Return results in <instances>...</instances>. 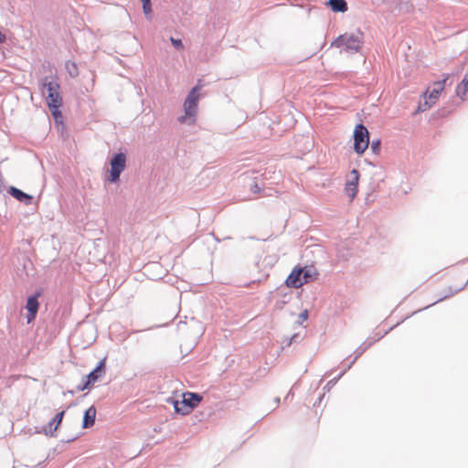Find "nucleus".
Instances as JSON below:
<instances>
[{"label":"nucleus","mask_w":468,"mask_h":468,"mask_svg":"<svg viewBox=\"0 0 468 468\" xmlns=\"http://www.w3.org/2000/svg\"><path fill=\"white\" fill-rule=\"evenodd\" d=\"M65 411L62 410L55 415V417L44 426L43 431L46 435L54 436L60 426Z\"/></svg>","instance_id":"obj_12"},{"label":"nucleus","mask_w":468,"mask_h":468,"mask_svg":"<svg viewBox=\"0 0 468 468\" xmlns=\"http://www.w3.org/2000/svg\"><path fill=\"white\" fill-rule=\"evenodd\" d=\"M316 272L311 267H295L287 277L285 283L290 288L298 289L314 280Z\"/></svg>","instance_id":"obj_1"},{"label":"nucleus","mask_w":468,"mask_h":468,"mask_svg":"<svg viewBox=\"0 0 468 468\" xmlns=\"http://www.w3.org/2000/svg\"><path fill=\"white\" fill-rule=\"evenodd\" d=\"M104 363H105L104 359L101 360L99 363V365L96 367V368L93 371H91L89 375H87V377H86L87 381L80 388V390H84L86 388H89L91 384L95 383L99 379V378L101 376V373L103 371Z\"/></svg>","instance_id":"obj_13"},{"label":"nucleus","mask_w":468,"mask_h":468,"mask_svg":"<svg viewBox=\"0 0 468 468\" xmlns=\"http://www.w3.org/2000/svg\"><path fill=\"white\" fill-rule=\"evenodd\" d=\"M328 5L330 6L331 10L334 12H346L347 11V3L346 0H329Z\"/></svg>","instance_id":"obj_17"},{"label":"nucleus","mask_w":468,"mask_h":468,"mask_svg":"<svg viewBox=\"0 0 468 468\" xmlns=\"http://www.w3.org/2000/svg\"><path fill=\"white\" fill-rule=\"evenodd\" d=\"M201 400L202 398L198 394L186 392L183 394V399L181 401H174L175 411L181 415H187Z\"/></svg>","instance_id":"obj_4"},{"label":"nucleus","mask_w":468,"mask_h":468,"mask_svg":"<svg viewBox=\"0 0 468 468\" xmlns=\"http://www.w3.org/2000/svg\"><path fill=\"white\" fill-rule=\"evenodd\" d=\"M38 464H28V463H25L23 462H16L13 468H37Z\"/></svg>","instance_id":"obj_21"},{"label":"nucleus","mask_w":468,"mask_h":468,"mask_svg":"<svg viewBox=\"0 0 468 468\" xmlns=\"http://www.w3.org/2000/svg\"><path fill=\"white\" fill-rule=\"evenodd\" d=\"M142 3H143L144 13L146 16H150L151 12H152L151 0H142Z\"/></svg>","instance_id":"obj_19"},{"label":"nucleus","mask_w":468,"mask_h":468,"mask_svg":"<svg viewBox=\"0 0 468 468\" xmlns=\"http://www.w3.org/2000/svg\"><path fill=\"white\" fill-rule=\"evenodd\" d=\"M8 193L12 197H14L16 199H17L18 201H20L26 205H29L32 202L31 196L24 193L23 191H21L20 189H18L16 187L11 186L10 189L8 190Z\"/></svg>","instance_id":"obj_14"},{"label":"nucleus","mask_w":468,"mask_h":468,"mask_svg":"<svg viewBox=\"0 0 468 468\" xmlns=\"http://www.w3.org/2000/svg\"><path fill=\"white\" fill-rule=\"evenodd\" d=\"M369 144V133L366 126L359 123L354 130V150L356 154H362Z\"/></svg>","instance_id":"obj_5"},{"label":"nucleus","mask_w":468,"mask_h":468,"mask_svg":"<svg viewBox=\"0 0 468 468\" xmlns=\"http://www.w3.org/2000/svg\"><path fill=\"white\" fill-rule=\"evenodd\" d=\"M110 165H111V170H110L109 181L116 182L119 179L121 173L125 168V165H126L125 154L122 153L115 154L112 158Z\"/></svg>","instance_id":"obj_8"},{"label":"nucleus","mask_w":468,"mask_h":468,"mask_svg":"<svg viewBox=\"0 0 468 468\" xmlns=\"http://www.w3.org/2000/svg\"><path fill=\"white\" fill-rule=\"evenodd\" d=\"M463 287V283H460L458 285H452L451 284L450 281H443L442 287L440 289L436 294H435V302L432 303H437L439 302H441L445 299H448L454 294H456L458 292H460Z\"/></svg>","instance_id":"obj_9"},{"label":"nucleus","mask_w":468,"mask_h":468,"mask_svg":"<svg viewBox=\"0 0 468 468\" xmlns=\"http://www.w3.org/2000/svg\"><path fill=\"white\" fill-rule=\"evenodd\" d=\"M456 95L462 100H468V74H466L463 80L456 87Z\"/></svg>","instance_id":"obj_15"},{"label":"nucleus","mask_w":468,"mask_h":468,"mask_svg":"<svg viewBox=\"0 0 468 468\" xmlns=\"http://www.w3.org/2000/svg\"><path fill=\"white\" fill-rule=\"evenodd\" d=\"M201 90V85L195 86L190 92L188 93L185 102H184V112L185 114L181 116L178 121L180 122H186L187 119H194L197 114V104L199 100V91ZM194 120H192V122Z\"/></svg>","instance_id":"obj_3"},{"label":"nucleus","mask_w":468,"mask_h":468,"mask_svg":"<svg viewBox=\"0 0 468 468\" xmlns=\"http://www.w3.org/2000/svg\"><path fill=\"white\" fill-rule=\"evenodd\" d=\"M38 296L39 294L32 295L27 298L26 309L27 311V323H31L37 315V313L39 308V303H38Z\"/></svg>","instance_id":"obj_11"},{"label":"nucleus","mask_w":468,"mask_h":468,"mask_svg":"<svg viewBox=\"0 0 468 468\" xmlns=\"http://www.w3.org/2000/svg\"><path fill=\"white\" fill-rule=\"evenodd\" d=\"M250 190L254 194H260L261 192V187L257 183H254L251 186Z\"/></svg>","instance_id":"obj_23"},{"label":"nucleus","mask_w":468,"mask_h":468,"mask_svg":"<svg viewBox=\"0 0 468 468\" xmlns=\"http://www.w3.org/2000/svg\"><path fill=\"white\" fill-rule=\"evenodd\" d=\"M67 69L71 76H77L78 75V68L75 63L73 62H68L67 63Z\"/></svg>","instance_id":"obj_20"},{"label":"nucleus","mask_w":468,"mask_h":468,"mask_svg":"<svg viewBox=\"0 0 468 468\" xmlns=\"http://www.w3.org/2000/svg\"><path fill=\"white\" fill-rule=\"evenodd\" d=\"M379 145H380V143L378 141V142H373L372 144H371V149L374 153H378V150H379Z\"/></svg>","instance_id":"obj_24"},{"label":"nucleus","mask_w":468,"mask_h":468,"mask_svg":"<svg viewBox=\"0 0 468 468\" xmlns=\"http://www.w3.org/2000/svg\"><path fill=\"white\" fill-rule=\"evenodd\" d=\"M61 106H62V104H55V105L48 106V108H49V110L51 112V114L54 117L55 121L56 122H61V120H62V114H61V112L59 110V108Z\"/></svg>","instance_id":"obj_18"},{"label":"nucleus","mask_w":468,"mask_h":468,"mask_svg":"<svg viewBox=\"0 0 468 468\" xmlns=\"http://www.w3.org/2000/svg\"><path fill=\"white\" fill-rule=\"evenodd\" d=\"M448 80V75L441 80H438L432 83L431 88H428L425 93L423 94L424 101L419 105V110L421 112H425L431 108L439 100L441 92L445 88L446 81Z\"/></svg>","instance_id":"obj_2"},{"label":"nucleus","mask_w":468,"mask_h":468,"mask_svg":"<svg viewBox=\"0 0 468 468\" xmlns=\"http://www.w3.org/2000/svg\"><path fill=\"white\" fill-rule=\"evenodd\" d=\"M359 177L358 170L353 169L345 184V193L349 197L350 202L354 200L358 192Z\"/></svg>","instance_id":"obj_10"},{"label":"nucleus","mask_w":468,"mask_h":468,"mask_svg":"<svg viewBox=\"0 0 468 468\" xmlns=\"http://www.w3.org/2000/svg\"><path fill=\"white\" fill-rule=\"evenodd\" d=\"M43 89L47 90L48 106L62 104V96L60 94V86L56 80L45 78L42 81Z\"/></svg>","instance_id":"obj_6"},{"label":"nucleus","mask_w":468,"mask_h":468,"mask_svg":"<svg viewBox=\"0 0 468 468\" xmlns=\"http://www.w3.org/2000/svg\"><path fill=\"white\" fill-rule=\"evenodd\" d=\"M362 45V39L358 35L344 34L339 36L332 46L336 48H344L347 51L357 52Z\"/></svg>","instance_id":"obj_7"},{"label":"nucleus","mask_w":468,"mask_h":468,"mask_svg":"<svg viewBox=\"0 0 468 468\" xmlns=\"http://www.w3.org/2000/svg\"><path fill=\"white\" fill-rule=\"evenodd\" d=\"M96 418V409L95 407H90L84 414L83 418V428H90L94 425Z\"/></svg>","instance_id":"obj_16"},{"label":"nucleus","mask_w":468,"mask_h":468,"mask_svg":"<svg viewBox=\"0 0 468 468\" xmlns=\"http://www.w3.org/2000/svg\"><path fill=\"white\" fill-rule=\"evenodd\" d=\"M171 42L173 44V46L176 48H183V44H182V41L180 39H175V38H171Z\"/></svg>","instance_id":"obj_22"},{"label":"nucleus","mask_w":468,"mask_h":468,"mask_svg":"<svg viewBox=\"0 0 468 468\" xmlns=\"http://www.w3.org/2000/svg\"><path fill=\"white\" fill-rule=\"evenodd\" d=\"M5 41V36L0 32V44Z\"/></svg>","instance_id":"obj_25"}]
</instances>
